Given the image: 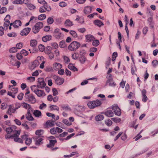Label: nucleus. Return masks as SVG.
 Here are the masks:
<instances>
[{"label":"nucleus","instance_id":"9","mask_svg":"<svg viewBox=\"0 0 158 158\" xmlns=\"http://www.w3.org/2000/svg\"><path fill=\"white\" fill-rule=\"evenodd\" d=\"M21 22L19 20H16L14 21L13 23H11L10 26L9 27V29L11 30V26H13L15 28H18L19 26L21 25Z\"/></svg>","mask_w":158,"mask_h":158},{"label":"nucleus","instance_id":"29","mask_svg":"<svg viewBox=\"0 0 158 158\" xmlns=\"http://www.w3.org/2000/svg\"><path fill=\"white\" fill-rule=\"evenodd\" d=\"M16 131H14L11 127L7 128L6 129V131L8 134H10L12 132L15 133V134Z\"/></svg>","mask_w":158,"mask_h":158},{"label":"nucleus","instance_id":"37","mask_svg":"<svg viewBox=\"0 0 158 158\" xmlns=\"http://www.w3.org/2000/svg\"><path fill=\"white\" fill-rule=\"evenodd\" d=\"M69 33L74 38H77V35L76 32L73 30L70 31Z\"/></svg>","mask_w":158,"mask_h":158},{"label":"nucleus","instance_id":"26","mask_svg":"<svg viewBox=\"0 0 158 158\" xmlns=\"http://www.w3.org/2000/svg\"><path fill=\"white\" fill-rule=\"evenodd\" d=\"M52 36L50 35H46L42 37V40L44 42H46L47 41L50 40L51 39Z\"/></svg>","mask_w":158,"mask_h":158},{"label":"nucleus","instance_id":"43","mask_svg":"<svg viewBox=\"0 0 158 158\" xmlns=\"http://www.w3.org/2000/svg\"><path fill=\"white\" fill-rule=\"evenodd\" d=\"M50 109L52 110H56L58 111L59 110V107L56 105H52L51 106H50Z\"/></svg>","mask_w":158,"mask_h":158},{"label":"nucleus","instance_id":"32","mask_svg":"<svg viewBox=\"0 0 158 158\" xmlns=\"http://www.w3.org/2000/svg\"><path fill=\"white\" fill-rule=\"evenodd\" d=\"M44 132V131L43 130H38L36 131L35 134L37 135L41 136L43 135Z\"/></svg>","mask_w":158,"mask_h":158},{"label":"nucleus","instance_id":"50","mask_svg":"<svg viewBox=\"0 0 158 158\" xmlns=\"http://www.w3.org/2000/svg\"><path fill=\"white\" fill-rule=\"evenodd\" d=\"M38 47L40 51L42 52H43L45 49V47L42 44L39 45Z\"/></svg>","mask_w":158,"mask_h":158},{"label":"nucleus","instance_id":"19","mask_svg":"<svg viewBox=\"0 0 158 158\" xmlns=\"http://www.w3.org/2000/svg\"><path fill=\"white\" fill-rule=\"evenodd\" d=\"M94 23L96 26L98 27H101L104 25L103 22L101 20L98 19H96L94 21Z\"/></svg>","mask_w":158,"mask_h":158},{"label":"nucleus","instance_id":"49","mask_svg":"<svg viewBox=\"0 0 158 158\" xmlns=\"http://www.w3.org/2000/svg\"><path fill=\"white\" fill-rule=\"evenodd\" d=\"M93 41L92 44L94 46H97L99 44V42L98 40H94Z\"/></svg>","mask_w":158,"mask_h":158},{"label":"nucleus","instance_id":"51","mask_svg":"<svg viewBox=\"0 0 158 158\" xmlns=\"http://www.w3.org/2000/svg\"><path fill=\"white\" fill-rule=\"evenodd\" d=\"M63 58L65 63H69L70 61L69 58L66 56H63Z\"/></svg>","mask_w":158,"mask_h":158},{"label":"nucleus","instance_id":"31","mask_svg":"<svg viewBox=\"0 0 158 158\" xmlns=\"http://www.w3.org/2000/svg\"><path fill=\"white\" fill-rule=\"evenodd\" d=\"M43 6L46 10L48 11H50L51 10V7L50 6L48 5L46 2L43 5Z\"/></svg>","mask_w":158,"mask_h":158},{"label":"nucleus","instance_id":"54","mask_svg":"<svg viewBox=\"0 0 158 158\" xmlns=\"http://www.w3.org/2000/svg\"><path fill=\"white\" fill-rule=\"evenodd\" d=\"M10 15H7L4 19L5 22H10L9 20L10 19Z\"/></svg>","mask_w":158,"mask_h":158},{"label":"nucleus","instance_id":"60","mask_svg":"<svg viewBox=\"0 0 158 158\" xmlns=\"http://www.w3.org/2000/svg\"><path fill=\"white\" fill-rule=\"evenodd\" d=\"M9 52L10 53L15 52H17V49L15 47L12 48L9 50Z\"/></svg>","mask_w":158,"mask_h":158},{"label":"nucleus","instance_id":"17","mask_svg":"<svg viewBox=\"0 0 158 158\" xmlns=\"http://www.w3.org/2000/svg\"><path fill=\"white\" fill-rule=\"evenodd\" d=\"M32 111V110H30V109H28L27 111V113L26 114V116L27 120L30 121L33 120L34 118L32 116L31 113V112Z\"/></svg>","mask_w":158,"mask_h":158},{"label":"nucleus","instance_id":"11","mask_svg":"<svg viewBox=\"0 0 158 158\" xmlns=\"http://www.w3.org/2000/svg\"><path fill=\"white\" fill-rule=\"evenodd\" d=\"M112 108L113 112L116 115L119 116L121 115V110L117 106H113Z\"/></svg>","mask_w":158,"mask_h":158},{"label":"nucleus","instance_id":"58","mask_svg":"<svg viewBox=\"0 0 158 158\" xmlns=\"http://www.w3.org/2000/svg\"><path fill=\"white\" fill-rule=\"evenodd\" d=\"M152 64L154 67H156L158 64V61L156 60H154L152 62Z\"/></svg>","mask_w":158,"mask_h":158},{"label":"nucleus","instance_id":"42","mask_svg":"<svg viewBox=\"0 0 158 158\" xmlns=\"http://www.w3.org/2000/svg\"><path fill=\"white\" fill-rule=\"evenodd\" d=\"M10 22H4V23L3 26L4 29L5 30H6L8 29L9 25L10 26Z\"/></svg>","mask_w":158,"mask_h":158},{"label":"nucleus","instance_id":"5","mask_svg":"<svg viewBox=\"0 0 158 158\" xmlns=\"http://www.w3.org/2000/svg\"><path fill=\"white\" fill-rule=\"evenodd\" d=\"M43 26V25L42 22H39L36 23L32 28L33 32L35 34L37 33Z\"/></svg>","mask_w":158,"mask_h":158},{"label":"nucleus","instance_id":"61","mask_svg":"<svg viewBox=\"0 0 158 158\" xmlns=\"http://www.w3.org/2000/svg\"><path fill=\"white\" fill-rule=\"evenodd\" d=\"M59 46L60 48H64L65 46V42L63 41H60L59 44Z\"/></svg>","mask_w":158,"mask_h":158},{"label":"nucleus","instance_id":"20","mask_svg":"<svg viewBox=\"0 0 158 158\" xmlns=\"http://www.w3.org/2000/svg\"><path fill=\"white\" fill-rule=\"evenodd\" d=\"M56 143L57 141L56 139H51L49 141V143L47 144V146L48 148H52Z\"/></svg>","mask_w":158,"mask_h":158},{"label":"nucleus","instance_id":"63","mask_svg":"<svg viewBox=\"0 0 158 158\" xmlns=\"http://www.w3.org/2000/svg\"><path fill=\"white\" fill-rule=\"evenodd\" d=\"M112 122L111 120L110 119H108L106 121H105V123L108 126H110L112 124Z\"/></svg>","mask_w":158,"mask_h":158},{"label":"nucleus","instance_id":"45","mask_svg":"<svg viewBox=\"0 0 158 158\" xmlns=\"http://www.w3.org/2000/svg\"><path fill=\"white\" fill-rule=\"evenodd\" d=\"M51 49L52 48L51 47L48 46L45 51V53L47 54H50L51 52Z\"/></svg>","mask_w":158,"mask_h":158},{"label":"nucleus","instance_id":"3","mask_svg":"<svg viewBox=\"0 0 158 158\" xmlns=\"http://www.w3.org/2000/svg\"><path fill=\"white\" fill-rule=\"evenodd\" d=\"M102 102L100 101L97 100L89 102L87 104V105L90 109H92L100 106Z\"/></svg>","mask_w":158,"mask_h":158},{"label":"nucleus","instance_id":"38","mask_svg":"<svg viewBox=\"0 0 158 158\" xmlns=\"http://www.w3.org/2000/svg\"><path fill=\"white\" fill-rule=\"evenodd\" d=\"M76 108L79 112H82L85 110L84 107L83 106L77 105Z\"/></svg>","mask_w":158,"mask_h":158},{"label":"nucleus","instance_id":"40","mask_svg":"<svg viewBox=\"0 0 158 158\" xmlns=\"http://www.w3.org/2000/svg\"><path fill=\"white\" fill-rule=\"evenodd\" d=\"M32 139L30 138H28L25 140V143L27 145H29L31 143Z\"/></svg>","mask_w":158,"mask_h":158},{"label":"nucleus","instance_id":"62","mask_svg":"<svg viewBox=\"0 0 158 158\" xmlns=\"http://www.w3.org/2000/svg\"><path fill=\"white\" fill-rule=\"evenodd\" d=\"M117 56V53L116 52H114L113 53L112 56V60L114 61L115 60Z\"/></svg>","mask_w":158,"mask_h":158},{"label":"nucleus","instance_id":"55","mask_svg":"<svg viewBox=\"0 0 158 158\" xmlns=\"http://www.w3.org/2000/svg\"><path fill=\"white\" fill-rule=\"evenodd\" d=\"M86 60V58L84 56H82L80 58V60L81 61V63L82 64L84 63Z\"/></svg>","mask_w":158,"mask_h":158},{"label":"nucleus","instance_id":"64","mask_svg":"<svg viewBox=\"0 0 158 158\" xmlns=\"http://www.w3.org/2000/svg\"><path fill=\"white\" fill-rule=\"evenodd\" d=\"M23 46V44L22 43H19L16 44V48L18 49H21Z\"/></svg>","mask_w":158,"mask_h":158},{"label":"nucleus","instance_id":"12","mask_svg":"<svg viewBox=\"0 0 158 158\" xmlns=\"http://www.w3.org/2000/svg\"><path fill=\"white\" fill-rule=\"evenodd\" d=\"M31 30L29 27L25 28L22 30L20 32V35L22 36L27 35Z\"/></svg>","mask_w":158,"mask_h":158},{"label":"nucleus","instance_id":"22","mask_svg":"<svg viewBox=\"0 0 158 158\" xmlns=\"http://www.w3.org/2000/svg\"><path fill=\"white\" fill-rule=\"evenodd\" d=\"M21 106L26 109H28V110L30 109V110H32V108L30 106L29 104L25 102L21 103Z\"/></svg>","mask_w":158,"mask_h":158},{"label":"nucleus","instance_id":"1","mask_svg":"<svg viewBox=\"0 0 158 158\" xmlns=\"http://www.w3.org/2000/svg\"><path fill=\"white\" fill-rule=\"evenodd\" d=\"M35 85L31 86V89L32 92H34L39 97H44L46 95V94L44 90L39 89Z\"/></svg>","mask_w":158,"mask_h":158},{"label":"nucleus","instance_id":"14","mask_svg":"<svg viewBox=\"0 0 158 158\" xmlns=\"http://www.w3.org/2000/svg\"><path fill=\"white\" fill-rule=\"evenodd\" d=\"M65 26L66 27H69L73 25V22L69 19H67L64 23Z\"/></svg>","mask_w":158,"mask_h":158},{"label":"nucleus","instance_id":"7","mask_svg":"<svg viewBox=\"0 0 158 158\" xmlns=\"http://www.w3.org/2000/svg\"><path fill=\"white\" fill-rule=\"evenodd\" d=\"M53 78L55 80V83L57 85H61L64 82V80L63 78L54 75L53 76Z\"/></svg>","mask_w":158,"mask_h":158},{"label":"nucleus","instance_id":"21","mask_svg":"<svg viewBox=\"0 0 158 158\" xmlns=\"http://www.w3.org/2000/svg\"><path fill=\"white\" fill-rule=\"evenodd\" d=\"M104 114L109 117H113L114 115V113L111 110H107L104 113Z\"/></svg>","mask_w":158,"mask_h":158},{"label":"nucleus","instance_id":"56","mask_svg":"<svg viewBox=\"0 0 158 158\" xmlns=\"http://www.w3.org/2000/svg\"><path fill=\"white\" fill-rule=\"evenodd\" d=\"M111 119L113 121L116 123H119L121 121L120 118H113Z\"/></svg>","mask_w":158,"mask_h":158},{"label":"nucleus","instance_id":"13","mask_svg":"<svg viewBox=\"0 0 158 158\" xmlns=\"http://www.w3.org/2000/svg\"><path fill=\"white\" fill-rule=\"evenodd\" d=\"M27 98L29 102L32 103H35L36 101V99L32 94H30L29 95Z\"/></svg>","mask_w":158,"mask_h":158},{"label":"nucleus","instance_id":"4","mask_svg":"<svg viewBox=\"0 0 158 158\" xmlns=\"http://www.w3.org/2000/svg\"><path fill=\"white\" fill-rule=\"evenodd\" d=\"M9 89L11 91H8L7 93V95L11 96L13 98H15V94H17L18 92V88L16 87H14L13 85L9 86Z\"/></svg>","mask_w":158,"mask_h":158},{"label":"nucleus","instance_id":"44","mask_svg":"<svg viewBox=\"0 0 158 158\" xmlns=\"http://www.w3.org/2000/svg\"><path fill=\"white\" fill-rule=\"evenodd\" d=\"M37 20V18L36 17H35L34 16H32L31 17L29 22L31 23H34L36 22V21Z\"/></svg>","mask_w":158,"mask_h":158},{"label":"nucleus","instance_id":"27","mask_svg":"<svg viewBox=\"0 0 158 158\" xmlns=\"http://www.w3.org/2000/svg\"><path fill=\"white\" fill-rule=\"evenodd\" d=\"M69 68L73 71H77L78 69L73 64H69L68 66Z\"/></svg>","mask_w":158,"mask_h":158},{"label":"nucleus","instance_id":"41","mask_svg":"<svg viewBox=\"0 0 158 158\" xmlns=\"http://www.w3.org/2000/svg\"><path fill=\"white\" fill-rule=\"evenodd\" d=\"M26 80L29 82H32L34 81L35 80V77H27Z\"/></svg>","mask_w":158,"mask_h":158},{"label":"nucleus","instance_id":"34","mask_svg":"<svg viewBox=\"0 0 158 158\" xmlns=\"http://www.w3.org/2000/svg\"><path fill=\"white\" fill-rule=\"evenodd\" d=\"M37 44V41L35 40H32L30 41V45L31 46L34 47Z\"/></svg>","mask_w":158,"mask_h":158},{"label":"nucleus","instance_id":"48","mask_svg":"<svg viewBox=\"0 0 158 158\" xmlns=\"http://www.w3.org/2000/svg\"><path fill=\"white\" fill-rule=\"evenodd\" d=\"M7 11V9L5 7H3L0 9V14H2L5 13Z\"/></svg>","mask_w":158,"mask_h":158},{"label":"nucleus","instance_id":"59","mask_svg":"<svg viewBox=\"0 0 158 158\" xmlns=\"http://www.w3.org/2000/svg\"><path fill=\"white\" fill-rule=\"evenodd\" d=\"M51 45L52 47L55 49H56L58 47V44L56 43H51Z\"/></svg>","mask_w":158,"mask_h":158},{"label":"nucleus","instance_id":"47","mask_svg":"<svg viewBox=\"0 0 158 158\" xmlns=\"http://www.w3.org/2000/svg\"><path fill=\"white\" fill-rule=\"evenodd\" d=\"M51 133L53 135H54L56 133V127H53L50 130Z\"/></svg>","mask_w":158,"mask_h":158},{"label":"nucleus","instance_id":"25","mask_svg":"<svg viewBox=\"0 0 158 158\" xmlns=\"http://www.w3.org/2000/svg\"><path fill=\"white\" fill-rule=\"evenodd\" d=\"M54 122L52 121L48 120L46 122V125L47 127H51L54 125Z\"/></svg>","mask_w":158,"mask_h":158},{"label":"nucleus","instance_id":"23","mask_svg":"<svg viewBox=\"0 0 158 158\" xmlns=\"http://www.w3.org/2000/svg\"><path fill=\"white\" fill-rule=\"evenodd\" d=\"M34 139H35L36 141L35 142V144L36 145H39L41 143H42V141L43 140V139L41 137H38L37 138L36 136L34 137Z\"/></svg>","mask_w":158,"mask_h":158},{"label":"nucleus","instance_id":"33","mask_svg":"<svg viewBox=\"0 0 158 158\" xmlns=\"http://www.w3.org/2000/svg\"><path fill=\"white\" fill-rule=\"evenodd\" d=\"M27 6L28 9L31 10H34L36 8V6H35L31 3L28 4Z\"/></svg>","mask_w":158,"mask_h":158},{"label":"nucleus","instance_id":"6","mask_svg":"<svg viewBox=\"0 0 158 158\" xmlns=\"http://www.w3.org/2000/svg\"><path fill=\"white\" fill-rule=\"evenodd\" d=\"M53 36L57 39H62L64 36V34L60 31V29L56 28L54 30Z\"/></svg>","mask_w":158,"mask_h":158},{"label":"nucleus","instance_id":"36","mask_svg":"<svg viewBox=\"0 0 158 158\" xmlns=\"http://www.w3.org/2000/svg\"><path fill=\"white\" fill-rule=\"evenodd\" d=\"M104 117L102 115H98L96 116L95 119L97 121H100L103 119Z\"/></svg>","mask_w":158,"mask_h":158},{"label":"nucleus","instance_id":"10","mask_svg":"<svg viewBox=\"0 0 158 158\" xmlns=\"http://www.w3.org/2000/svg\"><path fill=\"white\" fill-rule=\"evenodd\" d=\"M20 134V131H16V133L15 134V137H14V140L16 142L23 143V141L21 138H19V136Z\"/></svg>","mask_w":158,"mask_h":158},{"label":"nucleus","instance_id":"8","mask_svg":"<svg viewBox=\"0 0 158 158\" xmlns=\"http://www.w3.org/2000/svg\"><path fill=\"white\" fill-rule=\"evenodd\" d=\"M38 82L37 85L38 88H43L45 87L46 85V83L44 81V78H39L38 79Z\"/></svg>","mask_w":158,"mask_h":158},{"label":"nucleus","instance_id":"35","mask_svg":"<svg viewBox=\"0 0 158 158\" xmlns=\"http://www.w3.org/2000/svg\"><path fill=\"white\" fill-rule=\"evenodd\" d=\"M46 16L45 14H42L39 15L38 18V19L40 20H43L46 18Z\"/></svg>","mask_w":158,"mask_h":158},{"label":"nucleus","instance_id":"39","mask_svg":"<svg viewBox=\"0 0 158 158\" xmlns=\"http://www.w3.org/2000/svg\"><path fill=\"white\" fill-rule=\"evenodd\" d=\"M61 107L63 110L69 111L71 110L70 108L69 107L68 105H62L61 106Z\"/></svg>","mask_w":158,"mask_h":158},{"label":"nucleus","instance_id":"15","mask_svg":"<svg viewBox=\"0 0 158 158\" xmlns=\"http://www.w3.org/2000/svg\"><path fill=\"white\" fill-rule=\"evenodd\" d=\"M85 41L87 42H91L95 39L94 36L90 34L87 35L85 36Z\"/></svg>","mask_w":158,"mask_h":158},{"label":"nucleus","instance_id":"2","mask_svg":"<svg viewBox=\"0 0 158 158\" xmlns=\"http://www.w3.org/2000/svg\"><path fill=\"white\" fill-rule=\"evenodd\" d=\"M80 44L78 42L73 41L68 46V49L71 51H75L77 50L80 47Z\"/></svg>","mask_w":158,"mask_h":158},{"label":"nucleus","instance_id":"30","mask_svg":"<svg viewBox=\"0 0 158 158\" xmlns=\"http://www.w3.org/2000/svg\"><path fill=\"white\" fill-rule=\"evenodd\" d=\"M33 114L36 117H39L41 115V112L38 110H34Z\"/></svg>","mask_w":158,"mask_h":158},{"label":"nucleus","instance_id":"16","mask_svg":"<svg viewBox=\"0 0 158 158\" xmlns=\"http://www.w3.org/2000/svg\"><path fill=\"white\" fill-rule=\"evenodd\" d=\"M53 67L55 70H59L62 68V65L59 63L55 62L53 64Z\"/></svg>","mask_w":158,"mask_h":158},{"label":"nucleus","instance_id":"53","mask_svg":"<svg viewBox=\"0 0 158 158\" xmlns=\"http://www.w3.org/2000/svg\"><path fill=\"white\" fill-rule=\"evenodd\" d=\"M72 58L74 60H76L79 57V54L78 53H74L72 55Z\"/></svg>","mask_w":158,"mask_h":158},{"label":"nucleus","instance_id":"28","mask_svg":"<svg viewBox=\"0 0 158 158\" xmlns=\"http://www.w3.org/2000/svg\"><path fill=\"white\" fill-rule=\"evenodd\" d=\"M108 83H109V85L110 86H114L115 85V83L113 82V79H109V80H108L106 82V84H108Z\"/></svg>","mask_w":158,"mask_h":158},{"label":"nucleus","instance_id":"24","mask_svg":"<svg viewBox=\"0 0 158 158\" xmlns=\"http://www.w3.org/2000/svg\"><path fill=\"white\" fill-rule=\"evenodd\" d=\"M40 64V62L38 60H35L33 62L31 66V69H34L37 66H38Z\"/></svg>","mask_w":158,"mask_h":158},{"label":"nucleus","instance_id":"57","mask_svg":"<svg viewBox=\"0 0 158 158\" xmlns=\"http://www.w3.org/2000/svg\"><path fill=\"white\" fill-rule=\"evenodd\" d=\"M53 22V19L52 17H49L47 19V22L49 24H52Z\"/></svg>","mask_w":158,"mask_h":158},{"label":"nucleus","instance_id":"46","mask_svg":"<svg viewBox=\"0 0 158 158\" xmlns=\"http://www.w3.org/2000/svg\"><path fill=\"white\" fill-rule=\"evenodd\" d=\"M12 3L14 4H22V1L21 0H15Z\"/></svg>","mask_w":158,"mask_h":158},{"label":"nucleus","instance_id":"18","mask_svg":"<svg viewBox=\"0 0 158 158\" xmlns=\"http://www.w3.org/2000/svg\"><path fill=\"white\" fill-rule=\"evenodd\" d=\"M92 11V8L90 6H86L84 7L83 12L85 15H88Z\"/></svg>","mask_w":158,"mask_h":158},{"label":"nucleus","instance_id":"52","mask_svg":"<svg viewBox=\"0 0 158 158\" xmlns=\"http://www.w3.org/2000/svg\"><path fill=\"white\" fill-rule=\"evenodd\" d=\"M24 56H27L28 54V52L26 50L23 49L20 52Z\"/></svg>","mask_w":158,"mask_h":158}]
</instances>
